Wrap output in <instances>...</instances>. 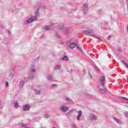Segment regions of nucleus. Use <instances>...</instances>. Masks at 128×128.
Returning <instances> with one entry per match:
<instances>
[{"label": "nucleus", "mask_w": 128, "mask_h": 128, "mask_svg": "<svg viewBox=\"0 0 128 128\" xmlns=\"http://www.w3.org/2000/svg\"><path fill=\"white\" fill-rule=\"evenodd\" d=\"M90 120H96V116L94 114H90L89 117Z\"/></svg>", "instance_id": "11"}, {"label": "nucleus", "mask_w": 128, "mask_h": 128, "mask_svg": "<svg viewBox=\"0 0 128 128\" xmlns=\"http://www.w3.org/2000/svg\"><path fill=\"white\" fill-rule=\"evenodd\" d=\"M10 76H12V78H13L14 77V74L10 75Z\"/></svg>", "instance_id": "27"}, {"label": "nucleus", "mask_w": 128, "mask_h": 128, "mask_svg": "<svg viewBox=\"0 0 128 128\" xmlns=\"http://www.w3.org/2000/svg\"><path fill=\"white\" fill-rule=\"evenodd\" d=\"M14 106L15 108H18V101L14 102Z\"/></svg>", "instance_id": "21"}, {"label": "nucleus", "mask_w": 128, "mask_h": 128, "mask_svg": "<svg viewBox=\"0 0 128 128\" xmlns=\"http://www.w3.org/2000/svg\"><path fill=\"white\" fill-rule=\"evenodd\" d=\"M64 28V24H60L58 26H57L56 28H58V30H62V28Z\"/></svg>", "instance_id": "14"}, {"label": "nucleus", "mask_w": 128, "mask_h": 128, "mask_svg": "<svg viewBox=\"0 0 128 128\" xmlns=\"http://www.w3.org/2000/svg\"><path fill=\"white\" fill-rule=\"evenodd\" d=\"M46 8V5L41 4L36 6V11H35V16L33 18H36V20H38V18L40 16V13L38 12L39 10H44Z\"/></svg>", "instance_id": "2"}, {"label": "nucleus", "mask_w": 128, "mask_h": 128, "mask_svg": "<svg viewBox=\"0 0 128 128\" xmlns=\"http://www.w3.org/2000/svg\"><path fill=\"white\" fill-rule=\"evenodd\" d=\"M88 4H84L82 6V12H83L84 14H86V12H88Z\"/></svg>", "instance_id": "6"}, {"label": "nucleus", "mask_w": 128, "mask_h": 128, "mask_svg": "<svg viewBox=\"0 0 128 128\" xmlns=\"http://www.w3.org/2000/svg\"><path fill=\"white\" fill-rule=\"evenodd\" d=\"M36 20V18H34V16L30 17L26 20L25 24H31V22H33Z\"/></svg>", "instance_id": "5"}, {"label": "nucleus", "mask_w": 128, "mask_h": 128, "mask_svg": "<svg viewBox=\"0 0 128 128\" xmlns=\"http://www.w3.org/2000/svg\"><path fill=\"white\" fill-rule=\"evenodd\" d=\"M24 110H30V106H28V105H26L24 106Z\"/></svg>", "instance_id": "13"}, {"label": "nucleus", "mask_w": 128, "mask_h": 128, "mask_svg": "<svg viewBox=\"0 0 128 128\" xmlns=\"http://www.w3.org/2000/svg\"><path fill=\"white\" fill-rule=\"evenodd\" d=\"M6 86H8V82H6Z\"/></svg>", "instance_id": "25"}, {"label": "nucleus", "mask_w": 128, "mask_h": 128, "mask_svg": "<svg viewBox=\"0 0 128 128\" xmlns=\"http://www.w3.org/2000/svg\"><path fill=\"white\" fill-rule=\"evenodd\" d=\"M46 78L47 80H52V76L50 75H48L46 76Z\"/></svg>", "instance_id": "17"}, {"label": "nucleus", "mask_w": 128, "mask_h": 128, "mask_svg": "<svg viewBox=\"0 0 128 128\" xmlns=\"http://www.w3.org/2000/svg\"><path fill=\"white\" fill-rule=\"evenodd\" d=\"M45 30H50V26H46L44 27Z\"/></svg>", "instance_id": "20"}, {"label": "nucleus", "mask_w": 128, "mask_h": 128, "mask_svg": "<svg viewBox=\"0 0 128 128\" xmlns=\"http://www.w3.org/2000/svg\"><path fill=\"white\" fill-rule=\"evenodd\" d=\"M84 32L86 34H90L92 32V30H86Z\"/></svg>", "instance_id": "10"}, {"label": "nucleus", "mask_w": 128, "mask_h": 128, "mask_svg": "<svg viewBox=\"0 0 128 128\" xmlns=\"http://www.w3.org/2000/svg\"><path fill=\"white\" fill-rule=\"evenodd\" d=\"M61 60H68V56H64L61 58Z\"/></svg>", "instance_id": "15"}, {"label": "nucleus", "mask_w": 128, "mask_h": 128, "mask_svg": "<svg viewBox=\"0 0 128 128\" xmlns=\"http://www.w3.org/2000/svg\"><path fill=\"white\" fill-rule=\"evenodd\" d=\"M114 120L116 122H118V124H122V122L120 120H118V118H114Z\"/></svg>", "instance_id": "18"}, {"label": "nucleus", "mask_w": 128, "mask_h": 128, "mask_svg": "<svg viewBox=\"0 0 128 128\" xmlns=\"http://www.w3.org/2000/svg\"><path fill=\"white\" fill-rule=\"evenodd\" d=\"M104 82H106L104 76H100L99 79V82L100 84V86H102V88H106V86H104Z\"/></svg>", "instance_id": "3"}, {"label": "nucleus", "mask_w": 128, "mask_h": 128, "mask_svg": "<svg viewBox=\"0 0 128 128\" xmlns=\"http://www.w3.org/2000/svg\"><path fill=\"white\" fill-rule=\"evenodd\" d=\"M34 92L36 94H40V86H36V88H34Z\"/></svg>", "instance_id": "7"}, {"label": "nucleus", "mask_w": 128, "mask_h": 128, "mask_svg": "<svg viewBox=\"0 0 128 128\" xmlns=\"http://www.w3.org/2000/svg\"><path fill=\"white\" fill-rule=\"evenodd\" d=\"M81 117H82V112L80 110L78 112V114L77 116V120H80Z\"/></svg>", "instance_id": "12"}, {"label": "nucleus", "mask_w": 128, "mask_h": 128, "mask_svg": "<svg viewBox=\"0 0 128 128\" xmlns=\"http://www.w3.org/2000/svg\"><path fill=\"white\" fill-rule=\"evenodd\" d=\"M24 86V81L22 80L20 82L19 86L22 88Z\"/></svg>", "instance_id": "16"}, {"label": "nucleus", "mask_w": 128, "mask_h": 128, "mask_svg": "<svg viewBox=\"0 0 128 128\" xmlns=\"http://www.w3.org/2000/svg\"><path fill=\"white\" fill-rule=\"evenodd\" d=\"M54 70H60V65L56 66V67L54 68Z\"/></svg>", "instance_id": "19"}, {"label": "nucleus", "mask_w": 128, "mask_h": 128, "mask_svg": "<svg viewBox=\"0 0 128 128\" xmlns=\"http://www.w3.org/2000/svg\"><path fill=\"white\" fill-rule=\"evenodd\" d=\"M66 102H72V100H70V98H66Z\"/></svg>", "instance_id": "23"}, {"label": "nucleus", "mask_w": 128, "mask_h": 128, "mask_svg": "<svg viewBox=\"0 0 128 128\" xmlns=\"http://www.w3.org/2000/svg\"><path fill=\"white\" fill-rule=\"evenodd\" d=\"M60 110H62V112H66L68 110V108L66 107L65 106H62L60 108Z\"/></svg>", "instance_id": "8"}, {"label": "nucleus", "mask_w": 128, "mask_h": 128, "mask_svg": "<svg viewBox=\"0 0 128 128\" xmlns=\"http://www.w3.org/2000/svg\"><path fill=\"white\" fill-rule=\"evenodd\" d=\"M121 98L124 100H126L127 104H128V98L126 97H122Z\"/></svg>", "instance_id": "22"}, {"label": "nucleus", "mask_w": 128, "mask_h": 128, "mask_svg": "<svg viewBox=\"0 0 128 128\" xmlns=\"http://www.w3.org/2000/svg\"><path fill=\"white\" fill-rule=\"evenodd\" d=\"M126 4H128V0H126Z\"/></svg>", "instance_id": "28"}, {"label": "nucleus", "mask_w": 128, "mask_h": 128, "mask_svg": "<svg viewBox=\"0 0 128 128\" xmlns=\"http://www.w3.org/2000/svg\"><path fill=\"white\" fill-rule=\"evenodd\" d=\"M56 38H60V36L58 34H56Z\"/></svg>", "instance_id": "26"}, {"label": "nucleus", "mask_w": 128, "mask_h": 128, "mask_svg": "<svg viewBox=\"0 0 128 128\" xmlns=\"http://www.w3.org/2000/svg\"><path fill=\"white\" fill-rule=\"evenodd\" d=\"M100 92H102V94H106V91L104 90V88H102V87L100 86Z\"/></svg>", "instance_id": "9"}, {"label": "nucleus", "mask_w": 128, "mask_h": 128, "mask_svg": "<svg viewBox=\"0 0 128 128\" xmlns=\"http://www.w3.org/2000/svg\"><path fill=\"white\" fill-rule=\"evenodd\" d=\"M35 72H36V70H34V65H32L30 72L29 74L30 78H34V76Z\"/></svg>", "instance_id": "4"}, {"label": "nucleus", "mask_w": 128, "mask_h": 128, "mask_svg": "<svg viewBox=\"0 0 128 128\" xmlns=\"http://www.w3.org/2000/svg\"><path fill=\"white\" fill-rule=\"evenodd\" d=\"M44 118H50V115H48V114H46V115L44 116Z\"/></svg>", "instance_id": "24"}, {"label": "nucleus", "mask_w": 128, "mask_h": 128, "mask_svg": "<svg viewBox=\"0 0 128 128\" xmlns=\"http://www.w3.org/2000/svg\"><path fill=\"white\" fill-rule=\"evenodd\" d=\"M66 45L70 50H74L76 46L78 49L80 51L82 52V48H80V44H76L70 41H67L66 42Z\"/></svg>", "instance_id": "1"}]
</instances>
